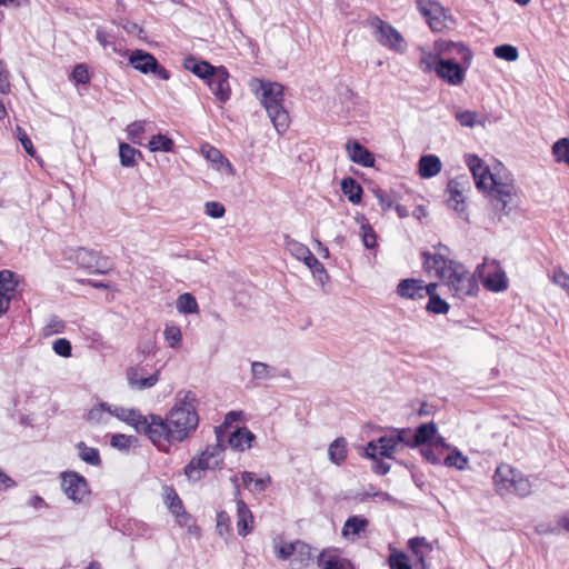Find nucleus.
<instances>
[{
    "instance_id": "f257e3e1",
    "label": "nucleus",
    "mask_w": 569,
    "mask_h": 569,
    "mask_svg": "<svg viewBox=\"0 0 569 569\" xmlns=\"http://www.w3.org/2000/svg\"><path fill=\"white\" fill-rule=\"evenodd\" d=\"M466 164L470 169L476 187L488 194L492 209L507 216L517 202V188L512 176L503 168L490 172L476 154H466Z\"/></svg>"
},
{
    "instance_id": "f03ea898",
    "label": "nucleus",
    "mask_w": 569,
    "mask_h": 569,
    "mask_svg": "<svg viewBox=\"0 0 569 569\" xmlns=\"http://www.w3.org/2000/svg\"><path fill=\"white\" fill-rule=\"evenodd\" d=\"M193 402L194 396L188 392L177 401L164 419L158 416L153 423V438L159 450L168 452L172 443L184 441L197 430L199 416Z\"/></svg>"
},
{
    "instance_id": "7ed1b4c3",
    "label": "nucleus",
    "mask_w": 569,
    "mask_h": 569,
    "mask_svg": "<svg viewBox=\"0 0 569 569\" xmlns=\"http://www.w3.org/2000/svg\"><path fill=\"white\" fill-rule=\"evenodd\" d=\"M254 92L259 97L277 132H286L289 128L290 118L283 107V86L278 82L259 81V87Z\"/></svg>"
},
{
    "instance_id": "20e7f679",
    "label": "nucleus",
    "mask_w": 569,
    "mask_h": 569,
    "mask_svg": "<svg viewBox=\"0 0 569 569\" xmlns=\"http://www.w3.org/2000/svg\"><path fill=\"white\" fill-rule=\"evenodd\" d=\"M476 274V272L470 273L460 262L453 261L449 268L442 267L441 279L453 296L462 299L477 293L478 283Z\"/></svg>"
},
{
    "instance_id": "39448f33",
    "label": "nucleus",
    "mask_w": 569,
    "mask_h": 569,
    "mask_svg": "<svg viewBox=\"0 0 569 569\" xmlns=\"http://www.w3.org/2000/svg\"><path fill=\"white\" fill-rule=\"evenodd\" d=\"M223 446H208L200 455L193 457L184 467L186 477L191 481H199L208 469H216L222 461Z\"/></svg>"
},
{
    "instance_id": "423d86ee",
    "label": "nucleus",
    "mask_w": 569,
    "mask_h": 569,
    "mask_svg": "<svg viewBox=\"0 0 569 569\" xmlns=\"http://www.w3.org/2000/svg\"><path fill=\"white\" fill-rule=\"evenodd\" d=\"M486 289L492 292H501L508 288L505 270L497 260H485L476 269Z\"/></svg>"
},
{
    "instance_id": "0eeeda50",
    "label": "nucleus",
    "mask_w": 569,
    "mask_h": 569,
    "mask_svg": "<svg viewBox=\"0 0 569 569\" xmlns=\"http://www.w3.org/2000/svg\"><path fill=\"white\" fill-rule=\"evenodd\" d=\"M277 556L283 560L290 559V566L292 569H302L313 559L311 547L300 540L283 543L277 548Z\"/></svg>"
},
{
    "instance_id": "6e6552de",
    "label": "nucleus",
    "mask_w": 569,
    "mask_h": 569,
    "mask_svg": "<svg viewBox=\"0 0 569 569\" xmlns=\"http://www.w3.org/2000/svg\"><path fill=\"white\" fill-rule=\"evenodd\" d=\"M129 63L143 74L152 73L161 80H169L170 72L149 52L136 49L129 53Z\"/></svg>"
},
{
    "instance_id": "1a4fd4ad",
    "label": "nucleus",
    "mask_w": 569,
    "mask_h": 569,
    "mask_svg": "<svg viewBox=\"0 0 569 569\" xmlns=\"http://www.w3.org/2000/svg\"><path fill=\"white\" fill-rule=\"evenodd\" d=\"M61 488L64 495L76 503H82L90 495L87 479L76 471L62 473Z\"/></svg>"
},
{
    "instance_id": "9d476101",
    "label": "nucleus",
    "mask_w": 569,
    "mask_h": 569,
    "mask_svg": "<svg viewBox=\"0 0 569 569\" xmlns=\"http://www.w3.org/2000/svg\"><path fill=\"white\" fill-rule=\"evenodd\" d=\"M435 50L439 52L440 59H449L450 62L471 64L472 52L462 42L439 40L435 42Z\"/></svg>"
},
{
    "instance_id": "9b49d317",
    "label": "nucleus",
    "mask_w": 569,
    "mask_h": 569,
    "mask_svg": "<svg viewBox=\"0 0 569 569\" xmlns=\"http://www.w3.org/2000/svg\"><path fill=\"white\" fill-rule=\"evenodd\" d=\"M371 26L375 28L376 39L381 46L398 52L405 51V39L391 24L375 18Z\"/></svg>"
},
{
    "instance_id": "f8f14e48",
    "label": "nucleus",
    "mask_w": 569,
    "mask_h": 569,
    "mask_svg": "<svg viewBox=\"0 0 569 569\" xmlns=\"http://www.w3.org/2000/svg\"><path fill=\"white\" fill-rule=\"evenodd\" d=\"M417 8L432 31L439 32L447 27L445 9L431 0H417Z\"/></svg>"
},
{
    "instance_id": "ddd939ff",
    "label": "nucleus",
    "mask_w": 569,
    "mask_h": 569,
    "mask_svg": "<svg viewBox=\"0 0 569 569\" xmlns=\"http://www.w3.org/2000/svg\"><path fill=\"white\" fill-rule=\"evenodd\" d=\"M400 445V437H393V433L389 436H382L379 439L369 441L367 443L365 456L369 459H376L377 456L391 459L398 451Z\"/></svg>"
},
{
    "instance_id": "4468645a",
    "label": "nucleus",
    "mask_w": 569,
    "mask_h": 569,
    "mask_svg": "<svg viewBox=\"0 0 569 569\" xmlns=\"http://www.w3.org/2000/svg\"><path fill=\"white\" fill-rule=\"evenodd\" d=\"M230 74L223 67H217L216 71L212 72L210 78L206 81L210 88L212 94L221 103L227 102L231 97V87L229 83Z\"/></svg>"
},
{
    "instance_id": "2eb2a0df",
    "label": "nucleus",
    "mask_w": 569,
    "mask_h": 569,
    "mask_svg": "<svg viewBox=\"0 0 569 569\" xmlns=\"http://www.w3.org/2000/svg\"><path fill=\"white\" fill-rule=\"evenodd\" d=\"M156 419H158L157 415L143 416L139 410L128 408L123 421L133 427L137 432L144 433L156 446V438H153V423L157 422Z\"/></svg>"
},
{
    "instance_id": "dca6fc26",
    "label": "nucleus",
    "mask_w": 569,
    "mask_h": 569,
    "mask_svg": "<svg viewBox=\"0 0 569 569\" xmlns=\"http://www.w3.org/2000/svg\"><path fill=\"white\" fill-rule=\"evenodd\" d=\"M437 76L450 86H460L466 78V72L470 66L450 62L449 59H440Z\"/></svg>"
},
{
    "instance_id": "f3484780",
    "label": "nucleus",
    "mask_w": 569,
    "mask_h": 569,
    "mask_svg": "<svg viewBox=\"0 0 569 569\" xmlns=\"http://www.w3.org/2000/svg\"><path fill=\"white\" fill-rule=\"evenodd\" d=\"M160 370L149 373L146 366L132 367L127 372L129 386L132 389L144 390L152 388L159 381Z\"/></svg>"
},
{
    "instance_id": "a211bd4d",
    "label": "nucleus",
    "mask_w": 569,
    "mask_h": 569,
    "mask_svg": "<svg viewBox=\"0 0 569 569\" xmlns=\"http://www.w3.org/2000/svg\"><path fill=\"white\" fill-rule=\"evenodd\" d=\"M17 286L18 281L14 272L0 270V317L9 309Z\"/></svg>"
},
{
    "instance_id": "6ab92c4d",
    "label": "nucleus",
    "mask_w": 569,
    "mask_h": 569,
    "mask_svg": "<svg viewBox=\"0 0 569 569\" xmlns=\"http://www.w3.org/2000/svg\"><path fill=\"white\" fill-rule=\"evenodd\" d=\"M465 182H467V179L462 176L450 180L447 186V192L449 193L447 203L460 216L466 213L465 197L461 189Z\"/></svg>"
},
{
    "instance_id": "aec40b11",
    "label": "nucleus",
    "mask_w": 569,
    "mask_h": 569,
    "mask_svg": "<svg viewBox=\"0 0 569 569\" xmlns=\"http://www.w3.org/2000/svg\"><path fill=\"white\" fill-rule=\"evenodd\" d=\"M517 470L510 465L502 463L495 471L493 481L499 495L511 492L512 481L517 475Z\"/></svg>"
},
{
    "instance_id": "412c9836",
    "label": "nucleus",
    "mask_w": 569,
    "mask_h": 569,
    "mask_svg": "<svg viewBox=\"0 0 569 569\" xmlns=\"http://www.w3.org/2000/svg\"><path fill=\"white\" fill-rule=\"evenodd\" d=\"M346 149L348 151L349 158L352 162L360 164L362 167H373L375 157L373 154L361 143L356 140L348 141L346 143Z\"/></svg>"
},
{
    "instance_id": "4be33fe9",
    "label": "nucleus",
    "mask_w": 569,
    "mask_h": 569,
    "mask_svg": "<svg viewBox=\"0 0 569 569\" xmlns=\"http://www.w3.org/2000/svg\"><path fill=\"white\" fill-rule=\"evenodd\" d=\"M369 521L363 516H350L342 527V537L355 540L367 531Z\"/></svg>"
},
{
    "instance_id": "5701e85b",
    "label": "nucleus",
    "mask_w": 569,
    "mask_h": 569,
    "mask_svg": "<svg viewBox=\"0 0 569 569\" xmlns=\"http://www.w3.org/2000/svg\"><path fill=\"white\" fill-rule=\"evenodd\" d=\"M237 528L241 537L248 536L253 528V516L242 499H237Z\"/></svg>"
},
{
    "instance_id": "b1692460",
    "label": "nucleus",
    "mask_w": 569,
    "mask_h": 569,
    "mask_svg": "<svg viewBox=\"0 0 569 569\" xmlns=\"http://www.w3.org/2000/svg\"><path fill=\"white\" fill-rule=\"evenodd\" d=\"M183 67L186 70L192 72L194 76L200 79L207 81L212 72L216 71L217 67L212 66L208 61L198 60L197 58L190 56L183 60Z\"/></svg>"
},
{
    "instance_id": "393cba45",
    "label": "nucleus",
    "mask_w": 569,
    "mask_h": 569,
    "mask_svg": "<svg viewBox=\"0 0 569 569\" xmlns=\"http://www.w3.org/2000/svg\"><path fill=\"white\" fill-rule=\"evenodd\" d=\"M397 293L406 299H422V280L413 278L401 280L397 286Z\"/></svg>"
},
{
    "instance_id": "a878e982",
    "label": "nucleus",
    "mask_w": 569,
    "mask_h": 569,
    "mask_svg": "<svg viewBox=\"0 0 569 569\" xmlns=\"http://www.w3.org/2000/svg\"><path fill=\"white\" fill-rule=\"evenodd\" d=\"M256 436L246 427L238 428L229 436V445L232 449L244 451L251 448Z\"/></svg>"
},
{
    "instance_id": "bb28decb",
    "label": "nucleus",
    "mask_w": 569,
    "mask_h": 569,
    "mask_svg": "<svg viewBox=\"0 0 569 569\" xmlns=\"http://www.w3.org/2000/svg\"><path fill=\"white\" fill-rule=\"evenodd\" d=\"M441 161L437 156L427 154L419 159V174L423 179L437 176L441 171Z\"/></svg>"
},
{
    "instance_id": "cd10ccee",
    "label": "nucleus",
    "mask_w": 569,
    "mask_h": 569,
    "mask_svg": "<svg viewBox=\"0 0 569 569\" xmlns=\"http://www.w3.org/2000/svg\"><path fill=\"white\" fill-rule=\"evenodd\" d=\"M437 433V427L433 422L420 425L412 435L411 448L429 445Z\"/></svg>"
},
{
    "instance_id": "c85d7f7f",
    "label": "nucleus",
    "mask_w": 569,
    "mask_h": 569,
    "mask_svg": "<svg viewBox=\"0 0 569 569\" xmlns=\"http://www.w3.org/2000/svg\"><path fill=\"white\" fill-rule=\"evenodd\" d=\"M164 492V501L168 506L169 510L177 517V518H188L189 515L186 512L183 508V503L181 499L179 498L176 490L170 486L163 487Z\"/></svg>"
},
{
    "instance_id": "c756f323",
    "label": "nucleus",
    "mask_w": 569,
    "mask_h": 569,
    "mask_svg": "<svg viewBox=\"0 0 569 569\" xmlns=\"http://www.w3.org/2000/svg\"><path fill=\"white\" fill-rule=\"evenodd\" d=\"M119 158L121 166L126 168H133L138 164L139 160H142L143 156L141 151L129 143L121 142L119 144Z\"/></svg>"
},
{
    "instance_id": "7c9ffc66",
    "label": "nucleus",
    "mask_w": 569,
    "mask_h": 569,
    "mask_svg": "<svg viewBox=\"0 0 569 569\" xmlns=\"http://www.w3.org/2000/svg\"><path fill=\"white\" fill-rule=\"evenodd\" d=\"M347 440L343 437L335 439L329 445L328 458L332 463L337 466L342 465L347 458Z\"/></svg>"
},
{
    "instance_id": "2f4dec72",
    "label": "nucleus",
    "mask_w": 569,
    "mask_h": 569,
    "mask_svg": "<svg viewBox=\"0 0 569 569\" xmlns=\"http://www.w3.org/2000/svg\"><path fill=\"white\" fill-rule=\"evenodd\" d=\"M423 258V267L427 271L435 270L436 274L441 279V271L443 268H449L453 260L446 259L441 254H430L428 252H422Z\"/></svg>"
},
{
    "instance_id": "473e14b6",
    "label": "nucleus",
    "mask_w": 569,
    "mask_h": 569,
    "mask_svg": "<svg viewBox=\"0 0 569 569\" xmlns=\"http://www.w3.org/2000/svg\"><path fill=\"white\" fill-rule=\"evenodd\" d=\"M241 479L243 486L252 492L264 491L271 482V478L269 476L267 478H257L256 473L250 471H243L241 473Z\"/></svg>"
},
{
    "instance_id": "72a5a7b5",
    "label": "nucleus",
    "mask_w": 569,
    "mask_h": 569,
    "mask_svg": "<svg viewBox=\"0 0 569 569\" xmlns=\"http://www.w3.org/2000/svg\"><path fill=\"white\" fill-rule=\"evenodd\" d=\"M76 448L78 450V457L83 462L93 467H99L101 465L100 453L97 448L89 447L83 441L78 442Z\"/></svg>"
},
{
    "instance_id": "f704fd0d",
    "label": "nucleus",
    "mask_w": 569,
    "mask_h": 569,
    "mask_svg": "<svg viewBox=\"0 0 569 569\" xmlns=\"http://www.w3.org/2000/svg\"><path fill=\"white\" fill-rule=\"evenodd\" d=\"M408 547L413 552V555L417 557V560H418L419 565L421 566V569H425L426 555L423 552V549L431 551L432 550L431 545L427 541V539L425 537H415L408 541Z\"/></svg>"
},
{
    "instance_id": "c9c22d12",
    "label": "nucleus",
    "mask_w": 569,
    "mask_h": 569,
    "mask_svg": "<svg viewBox=\"0 0 569 569\" xmlns=\"http://www.w3.org/2000/svg\"><path fill=\"white\" fill-rule=\"evenodd\" d=\"M341 190L350 202L357 204L361 201L362 188L355 179L345 178L341 181Z\"/></svg>"
},
{
    "instance_id": "e433bc0d",
    "label": "nucleus",
    "mask_w": 569,
    "mask_h": 569,
    "mask_svg": "<svg viewBox=\"0 0 569 569\" xmlns=\"http://www.w3.org/2000/svg\"><path fill=\"white\" fill-rule=\"evenodd\" d=\"M251 377L254 381H267L276 377V369L266 362H251Z\"/></svg>"
},
{
    "instance_id": "4c0bfd02",
    "label": "nucleus",
    "mask_w": 569,
    "mask_h": 569,
    "mask_svg": "<svg viewBox=\"0 0 569 569\" xmlns=\"http://www.w3.org/2000/svg\"><path fill=\"white\" fill-rule=\"evenodd\" d=\"M201 154L210 162L217 166V169L220 166H227L231 170V164L227 158L223 157L221 151L209 143L201 146L200 149Z\"/></svg>"
},
{
    "instance_id": "58836bf2",
    "label": "nucleus",
    "mask_w": 569,
    "mask_h": 569,
    "mask_svg": "<svg viewBox=\"0 0 569 569\" xmlns=\"http://www.w3.org/2000/svg\"><path fill=\"white\" fill-rule=\"evenodd\" d=\"M173 147V140L161 133L152 136L148 144L151 152H171Z\"/></svg>"
},
{
    "instance_id": "ea45409f",
    "label": "nucleus",
    "mask_w": 569,
    "mask_h": 569,
    "mask_svg": "<svg viewBox=\"0 0 569 569\" xmlns=\"http://www.w3.org/2000/svg\"><path fill=\"white\" fill-rule=\"evenodd\" d=\"M440 62V54L435 49L432 52H422L420 60H419V67L420 69L429 73L431 71H435L437 73V69H439Z\"/></svg>"
},
{
    "instance_id": "a19ab883",
    "label": "nucleus",
    "mask_w": 569,
    "mask_h": 569,
    "mask_svg": "<svg viewBox=\"0 0 569 569\" xmlns=\"http://www.w3.org/2000/svg\"><path fill=\"white\" fill-rule=\"evenodd\" d=\"M177 309L180 313H197L199 311L198 302L191 293H182L177 299Z\"/></svg>"
},
{
    "instance_id": "79ce46f5",
    "label": "nucleus",
    "mask_w": 569,
    "mask_h": 569,
    "mask_svg": "<svg viewBox=\"0 0 569 569\" xmlns=\"http://www.w3.org/2000/svg\"><path fill=\"white\" fill-rule=\"evenodd\" d=\"M146 120H138L127 126L126 132L128 134V139L133 144L142 146V134L146 131Z\"/></svg>"
},
{
    "instance_id": "37998d69",
    "label": "nucleus",
    "mask_w": 569,
    "mask_h": 569,
    "mask_svg": "<svg viewBox=\"0 0 569 569\" xmlns=\"http://www.w3.org/2000/svg\"><path fill=\"white\" fill-rule=\"evenodd\" d=\"M284 246L286 249L298 260H302L310 252V249L306 244L290 238L289 236L284 237Z\"/></svg>"
},
{
    "instance_id": "c03bdc74",
    "label": "nucleus",
    "mask_w": 569,
    "mask_h": 569,
    "mask_svg": "<svg viewBox=\"0 0 569 569\" xmlns=\"http://www.w3.org/2000/svg\"><path fill=\"white\" fill-rule=\"evenodd\" d=\"M511 492H515L519 497L529 496L531 493V482L529 478L518 471L512 481Z\"/></svg>"
},
{
    "instance_id": "a18cd8bd",
    "label": "nucleus",
    "mask_w": 569,
    "mask_h": 569,
    "mask_svg": "<svg viewBox=\"0 0 569 569\" xmlns=\"http://www.w3.org/2000/svg\"><path fill=\"white\" fill-rule=\"evenodd\" d=\"M109 410L110 406H108L106 402H101L98 406L93 407L88 412V421L91 423H101L107 422L109 417Z\"/></svg>"
},
{
    "instance_id": "49530a36",
    "label": "nucleus",
    "mask_w": 569,
    "mask_h": 569,
    "mask_svg": "<svg viewBox=\"0 0 569 569\" xmlns=\"http://www.w3.org/2000/svg\"><path fill=\"white\" fill-rule=\"evenodd\" d=\"M77 260L78 262L82 266V267H86V268H92V267H100V262L98 260V256L97 253L88 250V249H84V248H79L77 250ZM106 263H103L102 266H104Z\"/></svg>"
},
{
    "instance_id": "de8ad7c7",
    "label": "nucleus",
    "mask_w": 569,
    "mask_h": 569,
    "mask_svg": "<svg viewBox=\"0 0 569 569\" xmlns=\"http://www.w3.org/2000/svg\"><path fill=\"white\" fill-rule=\"evenodd\" d=\"M552 153L556 161L565 162L569 166V139L562 138L552 146Z\"/></svg>"
},
{
    "instance_id": "09e8293b",
    "label": "nucleus",
    "mask_w": 569,
    "mask_h": 569,
    "mask_svg": "<svg viewBox=\"0 0 569 569\" xmlns=\"http://www.w3.org/2000/svg\"><path fill=\"white\" fill-rule=\"evenodd\" d=\"M449 308V303L441 299L439 295L431 296L426 306L427 311L435 315H446Z\"/></svg>"
},
{
    "instance_id": "8fccbe9b",
    "label": "nucleus",
    "mask_w": 569,
    "mask_h": 569,
    "mask_svg": "<svg viewBox=\"0 0 569 569\" xmlns=\"http://www.w3.org/2000/svg\"><path fill=\"white\" fill-rule=\"evenodd\" d=\"M493 54L499 59L510 61V62L516 61L519 57L518 49L511 44L497 46L493 49Z\"/></svg>"
},
{
    "instance_id": "3c124183",
    "label": "nucleus",
    "mask_w": 569,
    "mask_h": 569,
    "mask_svg": "<svg viewBox=\"0 0 569 569\" xmlns=\"http://www.w3.org/2000/svg\"><path fill=\"white\" fill-rule=\"evenodd\" d=\"M443 463L447 467H455L458 470H463L468 463V459L462 456L458 449H455L445 458Z\"/></svg>"
},
{
    "instance_id": "603ef678",
    "label": "nucleus",
    "mask_w": 569,
    "mask_h": 569,
    "mask_svg": "<svg viewBox=\"0 0 569 569\" xmlns=\"http://www.w3.org/2000/svg\"><path fill=\"white\" fill-rule=\"evenodd\" d=\"M456 120L460 123V126L467 127V128H473L478 123H481L478 120L477 112L470 111V110L457 111Z\"/></svg>"
},
{
    "instance_id": "864d4df0",
    "label": "nucleus",
    "mask_w": 569,
    "mask_h": 569,
    "mask_svg": "<svg viewBox=\"0 0 569 569\" xmlns=\"http://www.w3.org/2000/svg\"><path fill=\"white\" fill-rule=\"evenodd\" d=\"M319 566L321 567V569H349L351 567L350 563L345 559H340L337 557L326 559L325 555L320 556Z\"/></svg>"
},
{
    "instance_id": "5fc2aeb1",
    "label": "nucleus",
    "mask_w": 569,
    "mask_h": 569,
    "mask_svg": "<svg viewBox=\"0 0 569 569\" xmlns=\"http://www.w3.org/2000/svg\"><path fill=\"white\" fill-rule=\"evenodd\" d=\"M390 569H412L409 559L403 552H393L388 559Z\"/></svg>"
},
{
    "instance_id": "6e6d98bb",
    "label": "nucleus",
    "mask_w": 569,
    "mask_h": 569,
    "mask_svg": "<svg viewBox=\"0 0 569 569\" xmlns=\"http://www.w3.org/2000/svg\"><path fill=\"white\" fill-rule=\"evenodd\" d=\"M164 339L171 348H177L181 342V330L177 326H167L163 331Z\"/></svg>"
},
{
    "instance_id": "4d7b16f0",
    "label": "nucleus",
    "mask_w": 569,
    "mask_h": 569,
    "mask_svg": "<svg viewBox=\"0 0 569 569\" xmlns=\"http://www.w3.org/2000/svg\"><path fill=\"white\" fill-rule=\"evenodd\" d=\"M137 439L132 436H126L122 433L113 435L111 438V446L119 450H128Z\"/></svg>"
},
{
    "instance_id": "13d9d810",
    "label": "nucleus",
    "mask_w": 569,
    "mask_h": 569,
    "mask_svg": "<svg viewBox=\"0 0 569 569\" xmlns=\"http://www.w3.org/2000/svg\"><path fill=\"white\" fill-rule=\"evenodd\" d=\"M361 239L367 249H373L377 246V237L371 226L363 223L361 226Z\"/></svg>"
},
{
    "instance_id": "bf43d9fd",
    "label": "nucleus",
    "mask_w": 569,
    "mask_h": 569,
    "mask_svg": "<svg viewBox=\"0 0 569 569\" xmlns=\"http://www.w3.org/2000/svg\"><path fill=\"white\" fill-rule=\"evenodd\" d=\"M96 39L101 47L104 49L111 48L113 52H118L116 43L112 41L113 36L102 28H98L96 32Z\"/></svg>"
},
{
    "instance_id": "052dcab7",
    "label": "nucleus",
    "mask_w": 569,
    "mask_h": 569,
    "mask_svg": "<svg viewBox=\"0 0 569 569\" xmlns=\"http://www.w3.org/2000/svg\"><path fill=\"white\" fill-rule=\"evenodd\" d=\"M551 281L569 295V274L566 271L561 268H556L552 272Z\"/></svg>"
},
{
    "instance_id": "680f3d73",
    "label": "nucleus",
    "mask_w": 569,
    "mask_h": 569,
    "mask_svg": "<svg viewBox=\"0 0 569 569\" xmlns=\"http://www.w3.org/2000/svg\"><path fill=\"white\" fill-rule=\"evenodd\" d=\"M204 212L211 218H222L226 213L224 206L218 201H208L204 204Z\"/></svg>"
},
{
    "instance_id": "e2e57ef3",
    "label": "nucleus",
    "mask_w": 569,
    "mask_h": 569,
    "mask_svg": "<svg viewBox=\"0 0 569 569\" xmlns=\"http://www.w3.org/2000/svg\"><path fill=\"white\" fill-rule=\"evenodd\" d=\"M64 327H66V325H64L63 320H61L57 316H52V317H50V319L48 320V323L44 327V333L48 336L60 333L64 330Z\"/></svg>"
},
{
    "instance_id": "0e129e2a",
    "label": "nucleus",
    "mask_w": 569,
    "mask_h": 569,
    "mask_svg": "<svg viewBox=\"0 0 569 569\" xmlns=\"http://www.w3.org/2000/svg\"><path fill=\"white\" fill-rule=\"evenodd\" d=\"M54 352L63 358L71 356L72 347L69 340L64 338L57 339L52 346Z\"/></svg>"
},
{
    "instance_id": "69168bd1",
    "label": "nucleus",
    "mask_w": 569,
    "mask_h": 569,
    "mask_svg": "<svg viewBox=\"0 0 569 569\" xmlns=\"http://www.w3.org/2000/svg\"><path fill=\"white\" fill-rule=\"evenodd\" d=\"M217 530L220 536H224L230 532V517L223 510L217 513Z\"/></svg>"
},
{
    "instance_id": "338daca9",
    "label": "nucleus",
    "mask_w": 569,
    "mask_h": 569,
    "mask_svg": "<svg viewBox=\"0 0 569 569\" xmlns=\"http://www.w3.org/2000/svg\"><path fill=\"white\" fill-rule=\"evenodd\" d=\"M313 277L317 279V281L323 286L329 281V274L325 268V266L318 260L313 261V266L310 269Z\"/></svg>"
},
{
    "instance_id": "774afa93",
    "label": "nucleus",
    "mask_w": 569,
    "mask_h": 569,
    "mask_svg": "<svg viewBox=\"0 0 569 569\" xmlns=\"http://www.w3.org/2000/svg\"><path fill=\"white\" fill-rule=\"evenodd\" d=\"M71 77H72V80H74V82L80 83V84H86L90 80L88 69L84 64H77L73 68Z\"/></svg>"
}]
</instances>
